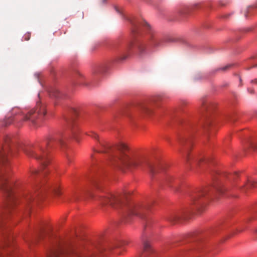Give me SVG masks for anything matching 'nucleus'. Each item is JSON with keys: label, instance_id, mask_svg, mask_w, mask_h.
Here are the masks:
<instances>
[{"label": "nucleus", "instance_id": "nucleus-30", "mask_svg": "<svg viewBox=\"0 0 257 257\" xmlns=\"http://www.w3.org/2000/svg\"><path fill=\"white\" fill-rule=\"evenodd\" d=\"M29 39H30V37L29 36H25V40L28 41Z\"/></svg>", "mask_w": 257, "mask_h": 257}, {"label": "nucleus", "instance_id": "nucleus-2", "mask_svg": "<svg viewBox=\"0 0 257 257\" xmlns=\"http://www.w3.org/2000/svg\"><path fill=\"white\" fill-rule=\"evenodd\" d=\"M99 144L100 149L95 151L108 154L111 160L118 161V164L122 165L124 168L147 171L152 177L158 171L159 166L155 165L144 156L135 155L124 144H120L115 148L103 141L99 140Z\"/></svg>", "mask_w": 257, "mask_h": 257}, {"label": "nucleus", "instance_id": "nucleus-11", "mask_svg": "<svg viewBox=\"0 0 257 257\" xmlns=\"http://www.w3.org/2000/svg\"><path fill=\"white\" fill-rule=\"evenodd\" d=\"M213 107V106L210 101L205 100L202 101V109L204 111H206V114L205 116L207 119L206 123L207 124L210 123L209 117L211 113Z\"/></svg>", "mask_w": 257, "mask_h": 257}, {"label": "nucleus", "instance_id": "nucleus-3", "mask_svg": "<svg viewBox=\"0 0 257 257\" xmlns=\"http://www.w3.org/2000/svg\"><path fill=\"white\" fill-rule=\"evenodd\" d=\"M67 121L70 127L69 132L60 131L53 135L49 136L42 144L37 145L33 148L23 146L20 147L27 156L34 158L41 162L42 168L44 169L42 172L43 175L47 173L44 169L50 162L47 156L49 150L58 146H65L66 142L70 138V133L73 137H75L77 130L74 126H72L74 118H69Z\"/></svg>", "mask_w": 257, "mask_h": 257}, {"label": "nucleus", "instance_id": "nucleus-34", "mask_svg": "<svg viewBox=\"0 0 257 257\" xmlns=\"http://www.w3.org/2000/svg\"><path fill=\"white\" fill-rule=\"evenodd\" d=\"M102 3H105L107 0H101Z\"/></svg>", "mask_w": 257, "mask_h": 257}, {"label": "nucleus", "instance_id": "nucleus-17", "mask_svg": "<svg viewBox=\"0 0 257 257\" xmlns=\"http://www.w3.org/2000/svg\"><path fill=\"white\" fill-rule=\"evenodd\" d=\"M255 183H256L255 181H248L247 184H244L239 188L242 191H246L248 188L253 187Z\"/></svg>", "mask_w": 257, "mask_h": 257}, {"label": "nucleus", "instance_id": "nucleus-4", "mask_svg": "<svg viewBox=\"0 0 257 257\" xmlns=\"http://www.w3.org/2000/svg\"><path fill=\"white\" fill-rule=\"evenodd\" d=\"M99 201L102 207L110 206L114 209L124 208L126 211L125 215H136L143 220L145 228L151 223L149 214L153 203L152 201L147 204H127L124 202V197L121 195L107 194L100 197Z\"/></svg>", "mask_w": 257, "mask_h": 257}, {"label": "nucleus", "instance_id": "nucleus-21", "mask_svg": "<svg viewBox=\"0 0 257 257\" xmlns=\"http://www.w3.org/2000/svg\"><path fill=\"white\" fill-rule=\"evenodd\" d=\"M231 65H226L224 67H223L221 68H220V70H222V71H226L228 69H229V68H230L231 67Z\"/></svg>", "mask_w": 257, "mask_h": 257}, {"label": "nucleus", "instance_id": "nucleus-16", "mask_svg": "<svg viewBox=\"0 0 257 257\" xmlns=\"http://www.w3.org/2000/svg\"><path fill=\"white\" fill-rule=\"evenodd\" d=\"M50 95L57 99L63 98V95L57 89L53 88L50 92Z\"/></svg>", "mask_w": 257, "mask_h": 257}, {"label": "nucleus", "instance_id": "nucleus-29", "mask_svg": "<svg viewBox=\"0 0 257 257\" xmlns=\"http://www.w3.org/2000/svg\"><path fill=\"white\" fill-rule=\"evenodd\" d=\"M202 161H204V159L200 158L198 160H197V163H200Z\"/></svg>", "mask_w": 257, "mask_h": 257}, {"label": "nucleus", "instance_id": "nucleus-23", "mask_svg": "<svg viewBox=\"0 0 257 257\" xmlns=\"http://www.w3.org/2000/svg\"><path fill=\"white\" fill-rule=\"evenodd\" d=\"M250 147L254 150H257V145L251 144H250Z\"/></svg>", "mask_w": 257, "mask_h": 257}, {"label": "nucleus", "instance_id": "nucleus-8", "mask_svg": "<svg viewBox=\"0 0 257 257\" xmlns=\"http://www.w3.org/2000/svg\"><path fill=\"white\" fill-rule=\"evenodd\" d=\"M133 48L136 49L137 54L140 57H143L147 54L146 44L142 41L137 40L134 43H130L127 45L125 51L128 52Z\"/></svg>", "mask_w": 257, "mask_h": 257}, {"label": "nucleus", "instance_id": "nucleus-39", "mask_svg": "<svg viewBox=\"0 0 257 257\" xmlns=\"http://www.w3.org/2000/svg\"><path fill=\"white\" fill-rule=\"evenodd\" d=\"M253 91H252V90H251V91H250V93H253Z\"/></svg>", "mask_w": 257, "mask_h": 257}, {"label": "nucleus", "instance_id": "nucleus-27", "mask_svg": "<svg viewBox=\"0 0 257 257\" xmlns=\"http://www.w3.org/2000/svg\"><path fill=\"white\" fill-rule=\"evenodd\" d=\"M229 176L231 177L233 179H235V177L237 176V174H233L229 175Z\"/></svg>", "mask_w": 257, "mask_h": 257}, {"label": "nucleus", "instance_id": "nucleus-28", "mask_svg": "<svg viewBox=\"0 0 257 257\" xmlns=\"http://www.w3.org/2000/svg\"><path fill=\"white\" fill-rule=\"evenodd\" d=\"M251 83H254L257 85V79L252 80L250 82Z\"/></svg>", "mask_w": 257, "mask_h": 257}, {"label": "nucleus", "instance_id": "nucleus-9", "mask_svg": "<svg viewBox=\"0 0 257 257\" xmlns=\"http://www.w3.org/2000/svg\"><path fill=\"white\" fill-rule=\"evenodd\" d=\"M128 243L129 242L127 240L119 241L111 246L110 249H115V253L118 254H120L121 251L125 250L126 247Z\"/></svg>", "mask_w": 257, "mask_h": 257}, {"label": "nucleus", "instance_id": "nucleus-32", "mask_svg": "<svg viewBox=\"0 0 257 257\" xmlns=\"http://www.w3.org/2000/svg\"><path fill=\"white\" fill-rule=\"evenodd\" d=\"M189 156V154H188V153L187 152V153H186V158H187V161H189V156Z\"/></svg>", "mask_w": 257, "mask_h": 257}, {"label": "nucleus", "instance_id": "nucleus-24", "mask_svg": "<svg viewBox=\"0 0 257 257\" xmlns=\"http://www.w3.org/2000/svg\"><path fill=\"white\" fill-rule=\"evenodd\" d=\"M71 111H72V113H73L75 115H77V110L75 109L72 108V110H71Z\"/></svg>", "mask_w": 257, "mask_h": 257}, {"label": "nucleus", "instance_id": "nucleus-22", "mask_svg": "<svg viewBox=\"0 0 257 257\" xmlns=\"http://www.w3.org/2000/svg\"><path fill=\"white\" fill-rule=\"evenodd\" d=\"M39 173H40V171L34 169L33 171H32V175H36V174H39Z\"/></svg>", "mask_w": 257, "mask_h": 257}, {"label": "nucleus", "instance_id": "nucleus-19", "mask_svg": "<svg viewBox=\"0 0 257 257\" xmlns=\"http://www.w3.org/2000/svg\"><path fill=\"white\" fill-rule=\"evenodd\" d=\"M180 217L179 215L174 214L172 215L169 218V220L172 222H176L179 220Z\"/></svg>", "mask_w": 257, "mask_h": 257}, {"label": "nucleus", "instance_id": "nucleus-35", "mask_svg": "<svg viewBox=\"0 0 257 257\" xmlns=\"http://www.w3.org/2000/svg\"><path fill=\"white\" fill-rule=\"evenodd\" d=\"M252 67H257V64L253 65Z\"/></svg>", "mask_w": 257, "mask_h": 257}, {"label": "nucleus", "instance_id": "nucleus-10", "mask_svg": "<svg viewBox=\"0 0 257 257\" xmlns=\"http://www.w3.org/2000/svg\"><path fill=\"white\" fill-rule=\"evenodd\" d=\"M136 109L146 115H150L153 112L152 106L150 104L140 103L136 106Z\"/></svg>", "mask_w": 257, "mask_h": 257}, {"label": "nucleus", "instance_id": "nucleus-5", "mask_svg": "<svg viewBox=\"0 0 257 257\" xmlns=\"http://www.w3.org/2000/svg\"><path fill=\"white\" fill-rule=\"evenodd\" d=\"M46 113L45 106L40 102H37L36 107L35 109L22 111L18 108H15L12 111V114L14 115L13 119L15 120L18 121L22 120L30 121L34 124L37 119H42Z\"/></svg>", "mask_w": 257, "mask_h": 257}, {"label": "nucleus", "instance_id": "nucleus-7", "mask_svg": "<svg viewBox=\"0 0 257 257\" xmlns=\"http://www.w3.org/2000/svg\"><path fill=\"white\" fill-rule=\"evenodd\" d=\"M40 198V192H30L25 196L24 204L27 208L28 213L31 208L37 204Z\"/></svg>", "mask_w": 257, "mask_h": 257}, {"label": "nucleus", "instance_id": "nucleus-18", "mask_svg": "<svg viewBox=\"0 0 257 257\" xmlns=\"http://www.w3.org/2000/svg\"><path fill=\"white\" fill-rule=\"evenodd\" d=\"M51 191L57 196H59L61 194V191L60 190L59 186L57 185H55L51 188Z\"/></svg>", "mask_w": 257, "mask_h": 257}, {"label": "nucleus", "instance_id": "nucleus-31", "mask_svg": "<svg viewBox=\"0 0 257 257\" xmlns=\"http://www.w3.org/2000/svg\"><path fill=\"white\" fill-rule=\"evenodd\" d=\"M254 234L255 238H257V229L254 231Z\"/></svg>", "mask_w": 257, "mask_h": 257}, {"label": "nucleus", "instance_id": "nucleus-15", "mask_svg": "<svg viewBox=\"0 0 257 257\" xmlns=\"http://www.w3.org/2000/svg\"><path fill=\"white\" fill-rule=\"evenodd\" d=\"M108 69V65L106 63L100 65L96 69L95 73L96 74L104 73Z\"/></svg>", "mask_w": 257, "mask_h": 257}, {"label": "nucleus", "instance_id": "nucleus-13", "mask_svg": "<svg viewBox=\"0 0 257 257\" xmlns=\"http://www.w3.org/2000/svg\"><path fill=\"white\" fill-rule=\"evenodd\" d=\"M131 23L133 27V31L134 32L138 31L140 29V27H142L144 28H145L148 29L150 28L149 25L145 21L142 22L139 24H136L132 21L131 22Z\"/></svg>", "mask_w": 257, "mask_h": 257}, {"label": "nucleus", "instance_id": "nucleus-33", "mask_svg": "<svg viewBox=\"0 0 257 257\" xmlns=\"http://www.w3.org/2000/svg\"><path fill=\"white\" fill-rule=\"evenodd\" d=\"M25 239L26 240V241L28 242V244L30 243V241L26 240L25 238Z\"/></svg>", "mask_w": 257, "mask_h": 257}, {"label": "nucleus", "instance_id": "nucleus-37", "mask_svg": "<svg viewBox=\"0 0 257 257\" xmlns=\"http://www.w3.org/2000/svg\"><path fill=\"white\" fill-rule=\"evenodd\" d=\"M244 16H245V17H247V15H246V13H245Z\"/></svg>", "mask_w": 257, "mask_h": 257}, {"label": "nucleus", "instance_id": "nucleus-14", "mask_svg": "<svg viewBox=\"0 0 257 257\" xmlns=\"http://www.w3.org/2000/svg\"><path fill=\"white\" fill-rule=\"evenodd\" d=\"M143 252L145 256L150 254L153 252V249L150 244L146 240H143Z\"/></svg>", "mask_w": 257, "mask_h": 257}, {"label": "nucleus", "instance_id": "nucleus-38", "mask_svg": "<svg viewBox=\"0 0 257 257\" xmlns=\"http://www.w3.org/2000/svg\"><path fill=\"white\" fill-rule=\"evenodd\" d=\"M78 75H79V76H81V77L82 76L81 74H80V73H78Z\"/></svg>", "mask_w": 257, "mask_h": 257}, {"label": "nucleus", "instance_id": "nucleus-36", "mask_svg": "<svg viewBox=\"0 0 257 257\" xmlns=\"http://www.w3.org/2000/svg\"><path fill=\"white\" fill-rule=\"evenodd\" d=\"M68 160L69 162H71L70 159L69 157H68Z\"/></svg>", "mask_w": 257, "mask_h": 257}, {"label": "nucleus", "instance_id": "nucleus-25", "mask_svg": "<svg viewBox=\"0 0 257 257\" xmlns=\"http://www.w3.org/2000/svg\"><path fill=\"white\" fill-rule=\"evenodd\" d=\"M92 137H93L94 139H97L98 136V135L96 134L93 133V134L92 135Z\"/></svg>", "mask_w": 257, "mask_h": 257}, {"label": "nucleus", "instance_id": "nucleus-12", "mask_svg": "<svg viewBox=\"0 0 257 257\" xmlns=\"http://www.w3.org/2000/svg\"><path fill=\"white\" fill-rule=\"evenodd\" d=\"M225 176H226V174H225L221 175L220 176L219 182H216L213 184V190L219 194H222L225 191V189H224L222 187V184L221 180V178L224 177Z\"/></svg>", "mask_w": 257, "mask_h": 257}, {"label": "nucleus", "instance_id": "nucleus-1", "mask_svg": "<svg viewBox=\"0 0 257 257\" xmlns=\"http://www.w3.org/2000/svg\"><path fill=\"white\" fill-rule=\"evenodd\" d=\"M14 183H0V189L6 198V210L5 215L0 217V257H21L16 247L13 244L12 238L7 231L4 232L3 225L11 213L15 204V196L13 190ZM47 257H95L86 250L77 249L70 243L59 244L53 250Z\"/></svg>", "mask_w": 257, "mask_h": 257}, {"label": "nucleus", "instance_id": "nucleus-26", "mask_svg": "<svg viewBox=\"0 0 257 257\" xmlns=\"http://www.w3.org/2000/svg\"><path fill=\"white\" fill-rule=\"evenodd\" d=\"M127 56H128V55H124V56H122L120 57V59L122 60H123L125 59Z\"/></svg>", "mask_w": 257, "mask_h": 257}, {"label": "nucleus", "instance_id": "nucleus-20", "mask_svg": "<svg viewBox=\"0 0 257 257\" xmlns=\"http://www.w3.org/2000/svg\"><path fill=\"white\" fill-rule=\"evenodd\" d=\"M172 179V177L171 176L167 175V176H166L165 178V180H164V182L166 184H169L171 182Z\"/></svg>", "mask_w": 257, "mask_h": 257}, {"label": "nucleus", "instance_id": "nucleus-6", "mask_svg": "<svg viewBox=\"0 0 257 257\" xmlns=\"http://www.w3.org/2000/svg\"><path fill=\"white\" fill-rule=\"evenodd\" d=\"M210 192V188L205 187L192 192L190 194L191 203L197 209L204 207L209 200Z\"/></svg>", "mask_w": 257, "mask_h": 257}]
</instances>
